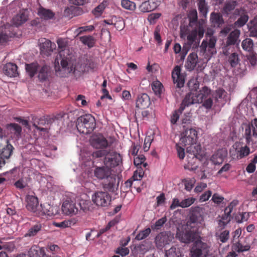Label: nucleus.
Listing matches in <instances>:
<instances>
[{
	"mask_svg": "<svg viewBox=\"0 0 257 257\" xmlns=\"http://www.w3.org/2000/svg\"><path fill=\"white\" fill-rule=\"evenodd\" d=\"M57 43L58 48L61 50L55 59V69L57 75L61 77H64L65 73H70L72 71V69L68 67L71 57L68 55V50L66 49V42L63 39H59Z\"/></svg>",
	"mask_w": 257,
	"mask_h": 257,
	"instance_id": "nucleus-1",
	"label": "nucleus"
},
{
	"mask_svg": "<svg viewBox=\"0 0 257 257\" xmlns=\"http://www.w3.org/2000/svg\"><path fill=\"white\" fill-rule=\"evenodd\" d=\"M181 136L180 143L184 146H189L187 148V152L192 156V159L202 156L201 146L196 144L197 133L195 129H186Z\"/></svg>",
	"mask_w": 257,
	"mask_h": 257,
	"instance_id": "nucleus-2",
	"label": "nucleus"
},
{
	"mask_svg": "<svg viewBox=\"0 0 257 257\" xmlns=\"http://www.w3.org/2000/svg\"><path fill=\"white\" fill-rule=\"evenodd\" d=\"M92 156L93 158H99L103 157L104 165L109 168L110 170L118 166L122 161V157L120 154L113 150H98L94 152Z\"/></svg>",
	"mask_w": 257,
	"mask_h": 257,
	"instance_id": "nucleus-3",
	"label": "nucleus"
},
{
	"mask_svg": "<svg viewBox=\"0 0 257 257\" xmlns=\"http://www.w3.org/2000/svg\"><path fill=\"white\" fill-rule=\"evenodd\" d=\"M95 118L90 114L81 115L77 119L76 127L79 132L88 134L92 132L95 128Z\"/></svg>",
	"mask_w": 257,
	"mask_h": 257,
	"instance_id": "nucleus-4",
	"label": "nucleus"
},
{
	"mask_svg": "<svg viewBox=\"0 0 257 257\" xmlns=\"http://www.w3.org/2000/svg\"><path fill=\"white\" fill-rule=\"evenodd\" d=\"M93 173L94 177L98 179H110L109 182L105 184L104 188L109 190L113 189L115 179L111 177L112 170L104 165L101 167H96Z\"/></svg>",
	"mask_w": 257,
	"mask_h": 257,
	"instance_id": "nucleus-5",
	"label": "nucleus"
},
{
	"mask_svg": "<svg viewBox=\"0 0 257 257\" xmlns=\"http://www.w3.org/2000/svg\"><path fill=\"white\" fill-rule=\"evenodd\" d=\"M250 153L249 148L239 142L235 143L229 151L230 157L235 160L242 159L248 156Z\"/></svg>",
	"mask_w": 257,
	"mask_h": 257,
	"instance_id": "nucleus-6",
	"label": "nucleus"
},
{
	"mask_svg": "<svg viewBox=\"0 0 257 257\" xmlns=\"http://www.w3.org/2000/svg\"><path fill=\"white\" fill-rule=\"evenodd\" d=\"M193 28V30L186 37L187 38V42L185 43V45L188 49L191 48L193 49L196 48L199 43L196 42L197 35L199 39H201L203 37L204 33V29L203 26H199L198 25V27Z\"/></svg>",
	"mask_w": 257,
	"mask_h": 257,
	"instance_id": "nucleus-7",
	"label": "nucleus"
},
{
	"mask_svg": "<svg viewBox=\"0 0 257 257\" xmlns=\"http://www.w3.org/2000/svg\"><path fill=\"white\" fill-rule=\"evenodd\" d=\"M209 245L201 240L195 242L191 250V257H206L209 251Z\"/></svg>",
	"mask_w": 257,
	"mask_h": 257,
	"instance_id": "nucleus-8",
	"label": "nucleus"
},
{
	"mask_svg": "<svg viewBox=\"0 0 257 257\" xmlns=\"http://www.w3.org/2000/svg\"><path fill=\"white\" fill-rule=\"evenodd\" d=\"M92 200L97 206H107L111 202V196L106 191H96L92 196Z\"/></svg>",
	"mask_w": 257,
	"mask_h": 257,
	"instance_id": "nucleus-9",
	"label": "nucleus"
},
{
	"mask_svg": "<svg viewBox=\"0 0 257 257\" xmlns=\"http://www.w3.org/2000/svg\"><path fill=\"white\" fill-rule=\"evenodd\" d=\"M244 137L247 144L253 142V138H257V118L253 119L250 124H248L244 132Z\"/></svg>",
	"mask_w": 257,
	"mask_h": 257,
	"instance_id": "nucleus-10",
	"label": "nucleus"
},
{
	"mask_svg": "<svg viewBox=\"0 0 257 257\" xmlns=\"http://www.w3.org/2000/svg\"><path fill=\"white\" fill-rule=\"evenodd\" d=\"M240 35V31L238 29H235L229 34L226 41V46L223 48V53L225 55L228 56L229 54L227 50L229 46L239 44Z\"/></svg>",
	"mask_w": 257,
	"mask_h": 257,
	"instance_id": "nucleus-11",
	"label": "nucleus"
},
{
	"mask_svg": "<svg viewBox=\"0 0 257 257\" xmlns=\"http://www.w3.org/2000/svg\"><path fill=\"white\" fill-rule=\"evenodd\" d=\"M54 120V118L50 116L35 118L34 119L33 125L37 130L41 132H48V128L43 126L51 124Z\"/></svg>",
	"mask_w": 257,
	"mask_h": 257,
	"instance_id": "nucleus-12",
	"label": "nucleus"
},
{
	"mask_svg": "<svg viewBox=\"0 0 257 257\" xmlns=\"http://www.w3.org/2000/svg\"><path fill=\"white\" fill-rule=\"evenodd\" d=\"M181 67L180 66H176L172 72V78L175 84H176L177 87H183L185 83V76L181 73Z\"/></svg>",
	"mask_w": 257,
	"mask_h": 257,
	"instance_id": "nucleus-13",
	"label": "nucleus"
},
{
	"mask_svg": "<svg viewBox=\"0 0 257 257\" xmlns=\"http://www.w3.org/2000/svg\"><path fill=\"white\" fill-rule=\"evenodd\" d=\"M40 47L41 53L47 56L50 55L51 53L56 48L55 43L45 38H42L40 40Z\"/></svg>",
	"mask_w": 257,
	"mask_h": 257,
	"instance_id": "nucleus-14",
	"label": "nucleus"
},
{
	"mask_svg": "<svg viewBox=\"0 0 257 257\" xmlns=\"http://www.w3.org/2000/svg\"><path fill=\"white\" fill-rule=\"evenodd\" d=\"M90 144L96 149L106 148L108 146L107 140L100 134L93 136L90 140Z\"/></svg>",
	"mask_w": 257,
	"mask_h": 257,
	"instance_id": "nucleus-15",
	"label": "nucleus"
},
{
	"mask_svg": "<svg viewBox=\"0 0 257 257\" xmlns=\"http://www.w3.org/2000/svg\"><path fill=\"white\" fill-rule=\"evenodd\" d=\"M62 210L66 215H72L77 213L78 209L73 201L66 200L63 203Z\"/></svg>",
	"mask_w": 257,
	"mask_h": 257,
	"instance_id": "nucleus-16",
	"label": "nucleus"
},
{
	"mask_svg": "<svg viewBox=\"0 0 257 257\" xmlns=\"http://www.w3.org/2000/svg\"><path fill=\"white\" fill-rule=\"evenodd\" d=\"M160 4V0H148L142 3L139 9L143 13H148L155 10Z\"/></svg>",
	"mask_w": 257,
	"mask_h": 257,
	"instance_id": "nucleus-17",
	"label": "nucleus"
},
{
	"mask_svg": "<svg viewBox=\"0 0 257 257\" xmlns=\"http://www.w3.org/2000/svg\"><path fill=\"white\" fill-rule=\"evenodd\" d=\"M198 103V99L196 98L195 93H194V90L191 91L190 92L187 94L183 100L180 107V110L181 111H183L186 107H188L191 104Z\"/></svg>",
	"mask_w": 257,
	"mask_h": 257,
	"instance_id": "nucleus-18",
	"label": "nucleus"
},
{
	"mask_svg": "<svg viewBox=\"0 0 257 257\" xmlns=\"http://www.w3.org/2000/svg\"><path fill=\"white\" fill-rule=\"evenodd\" d=\"M172 238L166 232H161L155 238V242L158 248L161 249L171 241Z\"/></svg>",
	"mask_w": 257,
	"mask_h": 257,
	"instance_id": "nucleus-19",
	"label": "nucleus"
},
{
	"mask_svg": "<svg viewBox=\"0 0 257 257\" xmlns=\"http://www.w3.org/2000/svg\"><path fill=\"white\" fill-rule=\"evenodd\" d=\"M181 241L184 243H190L193 242L196 237V233L194 230H186L182 232H177Z\"/></svg>",
	"mask_w": 257,
	"mask_h": 257,
	"instance_id": "nucleus-20",
	"label": "nucleus"
},
{
	"mask_svg": "<svg viewBox=\"0 0 257 257\" xmlns=\"http://www.w3.org/2000/svg\"><path fill=\"white\" fill-rule=\"evenodd\" d=\"M14 150L13 146L8 144L3 149L0 154V169L6 164L5 159H9L11 156Z\"/></svg>",
	"mask_w": 257,
	"mask_h": 257,
	"instance_id": "nucleus-21",
	"label": "nucleus"
},
{
	"mask_svg": "<svg viewBox=\"0 0 257 257\" xmlns=\"http://www.w3.org/2000/svg\"><path fill=\"white\" fill-rule=\"evenodd\" d=\"M198 62V57L196 53H190L187 57L185 66L186 69L191 71L193 70Z\"/></svg>",
	"mask_w": 257,
	"mask_h": 257,
	"instance_id": "nucleus-22",
	"label": "nucleus"
},
{
	"mask_svg": "<svg viewBox=\"0 0 257 257\" xmlns=\"http://www.w3.org/2000/svg\"><path fill=\"white\" fill-rule=\"evenodd\" d=\"M27 203L26 207L27 209L38 214L37 211L39 207L38 198L35 196L29 195L27 197Z\"/></svg>",
	"mask_w": 257,
	"mask_h": 257,
	"instance_id": "nucleus-23",
	"label": "nucleus"
},
{
	"mask_svg": "<svg viewBox=\"0 0 257 257\" xmlns=\"http://www.w3.org/2000/svg\"><path fill=\"white\" fill-rule=\"evenodd\" d=\"M151 104L149 96L146 93L139 95L136 100V107L141 109H145L149 107Z\"/></svg>",
	"mask_w": 257,
	"mask_h": 257,
	"instance_id": "nucleus-24",
	"label": "nucleus"
},
{
	"mask_svg": "<svg viewBox=\"0 0 257 257\" xmlns=\"http://www.w3.org/2000/svg\"><path fill=\"white\" fill-rule=\"evenodd\" d=\"M17 66L12 63H7L3 67L4 73L9 77H16L18 75Z\"/></svg>",
	"mask_w": 257,
	"mask_h": 257,
	"instance_id": "nucleus-25",
	"label": "nucleus"
},
{
	"mask_svg": "<svg viewBox=\"0 0 257 257\" xmlns=\"http://www.w3.org/2000/svg\"><path fill=\"white\" fill-rule=\"evenodd\" d=\"M197 99L198 103H202L203 100L210 97L211 89L207 86L203 87L199 91L194 90Z\"/></svg>",
	"mask_w": 257,
	"mask_h": 257,
	"instance_id": "nucleus-26",
	"label": "nucleus"
},
{
	"mask_svg": "<svg viewBox=\"0 0 257 257\" xmlns=\"http://www.w3.org/2000/svg\"><path fill=\"white\" fill-rule=\"evenodd\" d=\"M210 21L211 26L214 27H220L224 24V20L221 14L212 12L210 15Z\"/></svg>",
	"mask_w": 257,
	"mask_h": 257,
	"instance_id": "nucleus-27",
	"label": "nucleus"
},
{
	"mask_svg": "<svg viewBox=\"0 0 257 257\" xmlns=\"http://www.w3.org/2000/svg\"><path fill=\"white\" fill-rule=\"evenodd\" d=\"M192 213L190 216V222L192 223L200 222L202 220V217L200 214L201 208L199 206L192 207Z\"/></svg>",
	"mask_w": 257,
	"mask_h": 257,
	"instance_id": "nucleus-28",
	"label": "nucleus"
},
{
	"mask_svg": "<svg viewBox=\"0 0 257 257\" xmlns=\"http://www.w3.org/2000/svg\"><path fill=\"white\" fill-rule=\"evenodd\" d=\"M189 20V26L192 28L198 27V26H203L198 22L197 12L196 10L190 11L188 14Z\"/></svg>",
	"mask_w": 257,
	"mask_h": 257,
	"instance_id": "nucleus-29",
	"label": "nucleus"
},
{
	"mask_svg": "<svg viewBox=\"0 0 257 257\" xmlns=\"http://www.w3.org/2000/svg\"><path fill=\"white\" fill-rule=\"evenodd\" d=\"M38 15L41 19L47 20L52 19L55 14L50 10L40 7L38 10Z\"/></svg>",
	"mask_w": 257,
	"mask_h": 257,
	"instance_id": "nucleus-30",
	"label": "nucleus"
},
{
	"mask_svg": "<svg viewBox=\"0 0 257 257\" xmlns=\"http://www.w3.org/2000/svg\"><path fill=\"white\" fill-rule=\"evenodd\" d=\"M108 5L109 2L108 0H103L102 3L92 11V14L95 17H100Z\"/></svg>",
	"mask_w": 257,
	"mask_h": 257,
	"instance_id": "nucleus-31",
	"label": "nucleus"
},
{
	"mask_svg": "<svg viewBox=\"0 0 257 257\" xmlns=\"http://www.w3.org/2000/svg\"><path fill=\"white\" fill-rule=\"evenodd\" d=\"M51 75L50 68L45 65L39 70L38 78L41 81H45Z\"/></svg>",
	"mask_w": 257,
	"mask_h": 257,
	"instance_id": "nucleus-32",
	"label": "nucleus"
},
{
	"mask_svg": "<svg viewBox=\"0 0 257 257\" xmlns=\"http://www.w3.org/2000/svg\"><path fill=\"white\" fill-rule=\"evenodd\" d=\"M27 20L28 15L25 12H20L13 18V21L14 25L18 27L25 23Z\"/></svg>",
	"mask_w": 257,
	"mask_h": 257,
	"instance_id": "nucleus-33",
	"label": "nucleus"
},
{
	"mask_svg": "<svg viewBox=\"0 0 257 257\" xmlns=\"http://www.w3.org/2000/svg\"><path fill=\"white\" fill-rule=\"evenodd\" d=\"M250 245L249 244H242L240 241L233 243L232 249L237 253H241L249 250Z\"/></svg>",
	"mask_w": 257,
	"mask_h": 257,
	"instance_id": "nucleus-34",
	"label": "nucleus"
},
{
	"mask_svg": "<svg viewBox=\"0 0 257 257\" xmlns=\"http://www.w3.org/2000/svg\"><path fill=\"white\" fill-rule=\"evenodd\" d=\"M79 40L82 43L87 46L89 48L93 47L96 42L95 39L90 35L80 37Z\"/></svg>",
	"mask_w": 257,
	"mask_h": 257,
	"instance_id": "nucleus-35",
	"label": "nucleus"
},
{
	"mask_svg": "<svg viewBox=\"0 0 257 257\" xmlns=\"http://www.w3.org/2000/svg\"><path fill=\"white\" fill-rule=\"evenodd\" d=\"M151 87L155 95L160 96L163 89L161 82L158 80L154 81L151 84Z\"/></svg>",
	"mask_w": 257,
	"mask_h": 257,
	"instance_id": "nucleus-36",
	"label": "nucleus"
},
{
	"mask_svg": "<svg viewBox=\"0 0 257 257\" xmlns=\"http://www.w3.org/2000/svg\"><path fill=\"white\" fill-rule=\"evenodd\" d=\"M42 229V224L37 223L32 226L26 233L25 236H34Z\"/></svg>",
	"mask_w": 257,
	"mask_h": 257,
	"instance_id": "nucleus-37",
	"label": "nucleus"
},
{
	"mask_svg": "<svg viewBox=\"0 0 257 257\" xmlns=\"http://www.w3.org/2000/svg\"><path fill=\"white\" fill-rule=\"evenodd\" d=\"M166 256L167 257H182L180 248L177 246H173L167 250Z\"/></svg>",
	"mask_w": 257,
	"mask_h": 257,
	"instance_id": "nucleus-38",
	"label": "nucleus"
},
{
	"mask_svg": "<svg viewBox=\"0 0 257 257\" xmlns=\"http://www.w3.org/2000/svg\"><path fill=\"white\" fill-rule=\"evenodd\" d=\"M254 44L253 41L250 38H246L241 43L242 49L246 51L251 52L252 51Z\"/></svg>",
	"mask_w": 257,
	"mask_h": 257,
	"instance_id": "nucleus-39",
	"label": "nucleus"
},
{
	"mask_svg": "<svg viewBox=\"0 0 257 257\" xmlns=\"http://www.w3.org/2000/svg\"><path fill=\"white\" fill-rule=\"evenodd\" d=\"M228 61L232 67H235L239 61L238 54L236 52L231 53L228 56Z\"/></svg>",
	"mask_w": 257,
	"mask_h": 257,
	"instance_id": "nucleus-40",
	"label": "nucleus"
},
{
	"mask_svg": "<svg viewBox=\"0 0 257 257\" xmlns=\"http://www.w3.org/2000/svg\"><path fill=\"white\" fill-rule=\"evenodd\" d=\"M198 7L199 13L206 17L208 12V7L205 0H199Z\"/></svg>",
	"mask_w": 257,
	"mask_h": 257,
	"instance_id": "nucleus-41",
	"label": "nucleus"
},
{
	"mask_svg": "<svg viewBox=\"0 0 257 257\" xmlns=\"http://www.w3.org/2000/svg\"><path fill=\"white\" fill-rule=\"evenodd\" d=\"M248 20V16L247 13L242 14L239 19L234 23V26L240 28L243 26Z\"/></svg>",
	"mask_w": 257,
	"mask_h": 257,
	"instance_id": "nucleus-42",
	"label": "nucleus"
},
{
	"mask_svg": "<svg viewBox=\"0 0 257 257\" xmlns=\"http://www.w3.org/2000/svg\"><path fill=\"white\" fill-rule=\"evenodd\" d=\"M224 157L221 151H218L211 156V161L214 164H219L222 163Z\"/></svg>",
	"mask_w": 257,
	"mask_h": 257,
	"instance_id": "nucleus-43",
	"label": "nucleus"
},
{
	"mask_svg": "<svg viewBox=\"0 0 257 257\" xmlns=\"http://www.w3.org/2000/svg\"><path fill=\"white\" fill-rule=\"evenodd\" d=\"M236 2L235 1H231L227 2L223 7V10L225 14L229 15L234 10L236 6Z\"/></svg>",
	"mask_w": 257,
	"mask_h": 257,
	"instance_id": "nucleus-44",
	"label": "nucleus"
},
{
	"mask_svg": "<svg viewBox=\"0 0 257 257\" xmlns=\"http://www.w3.org/2000/svg\"><path fill=\"white\" fill-rule=\"evenodd\" d=\"M26 69L31 77H33L38 70V65L36 63H31L26 65Z\"/></svg>",
	"mask_w": 257,
	"mask_h": 257,
	"instance_id": "nucleus-45",
	"label": "nucleus"
},
{
	"mask_svg": "<svg viewBox=\"0 0 257 257\" xmlns=\"http://www.w3.org/2000/svg\"><path fill=\"white\" fill-rule=\"evenodd\" d=\"M121 6L123 8L131 11H134L136 9V4L130 0H122Z\"/></svg>",
	"mask_w": 257,
	"mask_h": 257,
	"instance_id": "nucleus-46",
	"label": "nucleus"
},
{
	"mask_svg": "<svg viewBox=\"0 0 257 257\" xmlns=\"http://www.w3.org/2000/svg\"><path fill=\"white\" fill-rule=\"evenodd\" d=\"M41 208L42 209L41 211H42L43 214L49 216H51L54 215V213L53 212V208L50 204H41Z\"/></svg>",
	"mask_w": 257,
	"mask_h": 257,
	"instance_id": "nucleus-47",
	"label": "nucleus"
},
{
	"mask_svg": "<svg viewBox=\"0 0 257 257\" xmlns=\"http://www.w3.org/2000/svg\"><path fill=\"white\" fill-rule=\"evenodd\" d=\"M79 205L80 209L85 212L90 210L92 208L91 202L89 200H81Z\"/></svg>",
	"mask_w": 257,
	"mask_h": 257,
	"instance_id": "nucleus-48",
	"label": "nucleus"
},
{
	"mask_svg": "<svg viewBox=\"0 0 257 257\" xmlns=\"http://www.w3.org/2000/svg\"><path fill=\"white\" fill-rule=\"evenodd\" d=\"M142 177L143 176L141 173L138 174L137 171H136L134 172V174L132 178L125 182V184L126 186H130V187H132L134 181L138 182L140 181Z\"/></svg>",
	"mask_w": 257,
	"mask_h": 257,
	"instance_id": "nucleus-49",
	"label": "nucleus"
},
{
	"mask_svg": "<svg viewBox=\"0 0 257 257\" xmlns=\"http://www.w3.org/2000/svg\"><path fill=\"white\" fill-rule=\"evenodd\" d=\"M151 231V229L148 227L144 230L141 231L136 236V239L141 240L146 238L149 236Z\"/></svg>",
	"mask_w": 257,
	"mask_h": 257,
	"instance_id": "nucleus-50",
	"label": "nucleus"
},
{
	"mask_svg": "<svg viewBox=\"0 0 257 257\" xmlns=\"http://www.w3.org/2000/svg\"><path fill=\"white\" fill-rule=\"evenodd\" d=\"M248 27L250 35L252 37H257V22L251 21Z\"/></svg>",
	"mask_w": 257,
	"mask_h": 257,
	"instance_id": "nucleus-51",
	"label": "nucleus"
},
{
	"mask_svg": "<svg viewBox=\"0 0 257 257\" xmlns=\"http://www.w3.org/2000/svg\"><path fill=\"white\" fill-rule=\"evenodd\" d=\"M13 36V34L8 33L7 31H5L0 33V44H3L7 43L10 38Z\"/></svg>",
	"mask_w": 257,
	"mask_h": 257,
	"instance_id": "nucleus-52",
	"label": "nucleus"
},
{
	"mask_svg": "<svg viewBox=\"0 0 257 257\" xmlns=\"http://www.w3.org/2000/svg\"><path fill=\"white\" fill-rule=\"evenodd\" d=\"M196 200V199L193 197H189L181 201V207L187 208L193 204Z\"/></svg>",
	"mask_w": 257,
	"mask_h": 257,
	"instance_id": "nucleus-53",
	"label": "nucleus"
},
{
	"mask_svg": "<svg viewBox=\"0 0 257 257\" xmlns=\"http://www.w3.org/2000/svg\"><path fill=\"white\" fill-rule=\"evenodd\" d=\"M145 160L146 158L143 155H139L134 158V163L138 167L143 164V166L145 167L147 165V163H144Z\"/></svg>",
	"mask_w": 257,
	"mask_h": 257,
	"instance_id": "nucleus-54",
	"label": "nucleus"
},
{
	"mask_svg": "<svg viewBox=\"0 0 257 257\" xmlns=\"http://www.w3.org/2000/svg\"><path fill=\"white\" fill-rule=\"evenodd\" d=\"M247 59L250 64L252 66H255L257 65V54L251 52L247 56Z\"/></svg>",
	"mask_w": 257,
	"mask_h": 257,
	"instance_id": "nucleus-55",
	"label": "nucleus"
},
{
	"mask_svg": "<svg viewBox=\"0 0 257 257\" xmlns=\"http://www.w3.org/2000/svg\"><path fill=\"white\" fill-rule=\"evenodd\" d=\"M229 237V232L228 230H225L221 232L219 235L218 238L222 243L227 241Z\"/></svg>",
	"mask_w": 257,
	"mask_h": 257,
	"instance_id": "nucleus-56",
	"label": "nucleus"
},
{
	"mask_svg": "<svg viewBox=\"0 0 257 257\" xmlns=\"http://www.w3.org/2000/svg\"><path fill=\"white\" fill-rule=\"evenodd\" d=\"M167 219L166 217H162L159 220H158L155 224L152 226V228L153 229H159L163 224L166 222Z\"/></svg>",
	"mask_w": 257,
	"mask_h": 257,
	"instance_id": "nucleus-57",
	"label": "nucleus"
},
{
	"mask_svg": "<svg viewBox=\"0 0 257 257\" xmlns=\"http://www.w3.org/2000/svg\"><path fill=\"white\" fill-rule=\"evenodd\" d=\"M183 111H180V108L178 110H175L172 113L171 117V122L174 124L176 123L179 118V115Z\"/></svg>",
	"mask_w": 257,
	"mask_h": 257,
	"instance_id": "nucleus-58",
	"label": "nucleus"
},
{
	"mask_svg": "<svg viewBox=\"0 0 257 257\" xmlns=\"http://www.w3.org/2000/svg\"><path fill=\"white\" fill-rule=\"evenodd\" d=\"M30 257H40L39 248L36 246H32L28 252Z\"/></svg>",
	"mask_w": 257,
	"mask_h": 257,
	"instance_id": "nucleus-59",
	"label": "nucleus"
},
{
	"mask_svg": "<svg viewBox=\"0 0 257 257\" xmlns=\"http://www.w3.org/2000/svg\"><path fill=\"white\" fill-rule=\"evenodd\" d=\"M238 204V201L236 200H233L225 208L224 210L228 212L231 213L234 208H235Z\"/></svg>",
	"mask_w": 257,
	"mask_h": 257,
	"instance_id": "nucleus-60",
	"label": "nucleus"
},
{
	"mask_svg": "<svg viewBox=\"0 0 257 257\" xmlns=\"http://www.w3.org/2000/svg\"><path fill=\"white\" fill-rule=\"evenodd\" d=\"M226 92L222 88H219L216 90L215 92V99L216 101H217L219 99H221L223 98V96L226 94Z\"/></svg>",
	"mask_w": 257,
	"mask_h": 257,
	"instance_id": "nucleus-61",
	"label": "nucleus"
},
{
	"mask_svg": "<svg viewBox=\"0 0 257 257\" xmlns=\"http://www.w3.org/2000/svg\"><path fill=\"white\" fill-rule=\"evenodd\" d=\"M71 222L69 220H64L61 222H54V225L58 227L65 228L70 226Z\"/></svg>",
	"mask_w": 257,
	"mask_h": 257,
	"instance_id": "nucleus-62",
	"label": "nucleus"
},
{
	"mask_svg": "<svg viewBox=\"0 0 257 257\" xmlns=\"http://www.w3.org/2000/svg\"><path fill=\"white\" fill-rule=\"evenodd\" d=\"M190 33L188 26L181 27L180 28V37L182 39H185L186 36Z\"/></svg>",
	"mask_w": 257,
	"mask_h": 257,
	"instance_id": "nucleus-63",
	"label": "nucleus"
},
{
	"mask_svg": "<svg viewBox=\"0 0 257 257\" xmlns=\"http://www.w3.org/2000/svg\"><path fill=\"white\" fill-rule=\"evenodd\" d=\"M203 103L202 106L205 107L206 109H209L212 107L213 105V100L210 97L207 99H205L202 102Z\"/></svg>",
	"mask_w": 257,
	"mask_h": 257,
	"instance_id": "nucleus-64",
	"label": "nucleus"
}]
</instances>
